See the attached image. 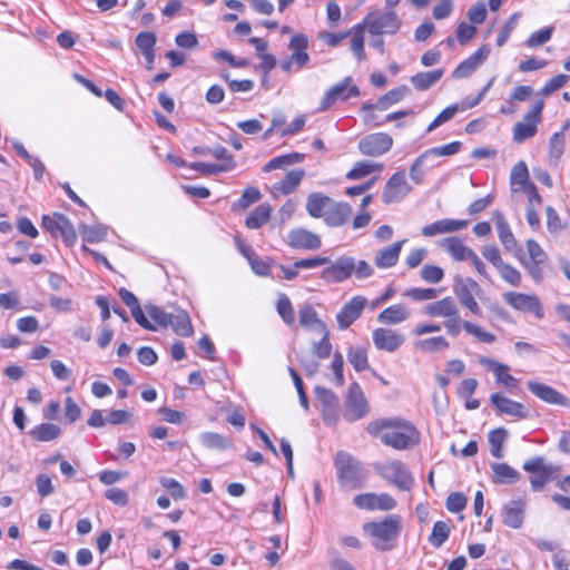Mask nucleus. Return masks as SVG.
Segmentation results:
<instances>
[{
  "label": "nucleus",
  "instance_id": "22",
  "mask_svg": "<svg viewBox=\"0 0 570 570\" xmlns=\"http://www.w3.org/2000/svg\"><path fill=\"white\" fill-rule=\"evenodd\" d=\"M527 386L533 395L546 403L563 406L569 404V400L564 395L549 385L537 381H528Z\"/></svg>",
  "mask_w": 570,
  "mask_h": 570
},
{
  "label": "nucleus",
  "instance_id": "53",
  "mask_svg": "<svg viewBox=\"0 0 570 570\" xmlns=\"http://www.w3.org/2000/svg\"><path fill=\"white\" fill-rule=\"evenodd\" d=\"M318 335H321V341L314 342L312 344L313 353L316 355L317 358H327L332 352V344L330 342L328 331L326 330L322 333H318Z\"/></svg>",
  "mask_w": 570,
  "mask_h": 570
},
{
  "label": "nucleus",
  "instance_id": "36",
  "mask_svg": "<svg viewBox=\"0 0 570 570\" xmlns=\"http://www.w3.org/2000/svg\"><path fill=\"white\" fill-rule=\"evenodd\" d=\"M409 316L410 312L405 306L395 304L383 309L379 314L377 321L382 324H397L405 321Z\"/></svg>",
  "mask_w": 570,
  "mask_h": 570
},
{
  "label": "nucleus",
  "instance_id": "39",
  "mask_svg": "<svg viewBox=\"0 0 570 570\" xmlns=\"http://www.w3.org/2000/svg\"><path fill=\"white\" fill-rule=\"evenodd\" d=\"M304 158H305V155L301 154V153H291V154L277 156V157L271 159L268 163H266L265 166L263 167V170L265 173H269V171L278 169V168H285L287 166L303 161Z\"/></svg>",
  "mask_w": 570,
  "mask_h": 570
},
{
  "label": "nucleus",
  "instance_id": "61",
  "mask_svg": "<svg viewBox=\"0 0 570 570\" xmlns=\"http://www.w3.org/2000/svg\"><path fill=\"white\" fill-rule=\"evenodd\" d=\"M428 160L429 159L426 155L423 153L413 161L410 167V177L416 185L421 184L424 179L422 167Z\"/></svg>",
  "mask_w": 570,
  "mask_h": 570
},
{
  "label": "nucleus",
  "instance_id": "10",
  "mask_svg": "<svg viewBox=\"0 0 570 570\" xmlns=\"http://www.w3.org/2000/svg\"><path fill=\"white\" fill-rule=\"evenodd\" d=\"M368 32L373 36L383 33L394 35L401 27V20L397 14L389 10L381 16L367 14L363 21Z\"/></svg>",
  "mask_w": 570,
  "mask_h": 570
},
{
  "label": "nucleus",
  "instance_id": "13",
  "mask_svg": "<svg viewBox=\"0 0 570 570\" xmlns=\"http://www.w3.org/2000/svg\"><path fill=\"white\" fill-rule=\"evenodd\" d=\"M393 146V138L385 132L364 136L358 141V149L365 156L377 157L387 153Z\"/></svg>",
  "mask_w": 570,
  "mask_h": 570
},
{
  "label": "nucleus",
  "instance_id": "54",
  "mask_svg": "<svg viewBox=\"0 0 570 570\" xmlns=\"http://www.w3.org/2000/svg\"><path fill=\"white\" fill-rule=\"evenodd\" d=\"M276 308L279 316L286 324L292 325L295 322L294 309L286 295L283 294L278 297Z\"/></svg>",
  "mask_w": 570,
  "mask_h": 570
},
{
  "label": "nucleus",
  "instance_id": "20",
  "mask_svg": "<svg viewBox=\"0 0 570 570\" xmlns=\"http://www.w3.org/2000/svg\"><path fill=\"white\" fill-rule=\"evenodd\" d=\"M490 401L498 413L514 416L518 419H527L528 412L524 405L520 402L513 401L502 393H494L491 395Z\"/></svg>",
  "mask_w": 570,
  "mask_h": 570
},
{
  "label": "nucleus",
  "instance_id": "35",
  "mask_svg": "<svg viewBox=\"0 0 570 570\" xmlns=\"http://www.w3.org/2000/svg\"><path fill=\"white\" fill-rule=\"evenodd\" d=\"M443 76L442 69H435L432 71L417 72L411 77V83L419 90H428L435 85Z\"/></svg>",
  "mask_w": 570,
  "mask_h": 570
},
{
  "label": "nucleus",
  "instance_id": "60",
  "mask_svg": "<svg viewBox=\"0 0 570 570\" xmlns=\"http://www.w3.org/2000/svg\"><path fill=\"white\" fill-rule=\"evenodd\" d=\"M456 111H458V106L456 105L446 107L428 126L426 132H431L434 129H436L439 126H441V125L445 124L446 121L451 120L454 117V115L456 114Z\"/></svg>",
  "mask_w": 570,
  "mask_h": 570
},
{
  "label": "nucleus",
  "instance_id": "57",
  "mask_svg": "<svg viewBox=\"0 0 570 570\" xmlns=\"http://www.w3.org/2000/svg\"><path fill=\"white\" fill-rule=\"evenodd\" d=\"M569 80V77L567 75L560 73L554 77H552L540 90V95L542 97H549L560 88H562Z\"/></svg>",
  "mask_w": 570,
  "mask_h": 570
},
{
  "label": "nucleus",
  "instance_id": "49",
  "mask_svg": "<svg viewBox=\"0 0 570 570\" xmlns=\"http://www.w3.org/2000/svg\"><path fill=\"white\" fill-rule=\"evenodd\" d=\"M347 358L357 372L368 367L367 354L362 347H351L347 352Z\"/></svg>",
  "mask_w": 570,
  "mask_h": 570
},
{
  "label": "nucleus",
  "instance_id": "45",
  "mask_svg": "<svg viewBox=\"0 0 570 570\" xmlns=\"http://www.w3.org/2000/svg\"><path fill=\"white\" fill-rule=\"evenodd\" d=\"M508 438V431L503 428L495 429L489 433V443L491 446V454L501 459L503 456V443Z\"/></svg>",
  "mask_w": 570,
  "mask_h": 570
},
{
  "label": "nucleus",
  "instance_id": "30",
  "mask_svg": "<svg viewBox=\"0 0 570 570\" xmlns=\"http://www.w3.org/2000/svg\"><path fill=\"white\" fill-rule=\"evenodd\" d=\"M402 245L403 240H400L379 250L374 259L375 265L379 268H390L394 266L399 261Z\"/></svg>",
  "mask_w": 570,
  "mask_h": 570
},
{
  "label": "nucleus",
  "instance_id": "41",
  "mask_svg": "<svg viewBox=\"0 0 570 570\" xmlns=\"http://www.w3.org/2000/svg\"><path fill=\"white\" fill-rule=\"evenodd\" d=\"M414 346L417 351L423 353H435L446 350L450 346V343L443 336H434L420 340L415 342Z\"/></svg>",
  "mask_w": 570,
  "mask_h": 570
},
{
  "label": "nucleus",
  "instance_id": "42",
  "mask_svg": "<svg viewBox=\"0 0 570 570\" xmlns=\"http://www.w3.org/2000/svg\"><path fill=\"white\" fill-rule=\"evenodd\" d=\"M365 23H358L353 27L350 31L352 35L351 49L360 61H363L366 57L364 51V30Z\"/></svg>",
  "mask_w": 570,
  "mask_h": 570
},
{
  "label": "nucleus",
  "instance_id": "50",
  "mask_svg": "<svg viewBox=\"0 0 570 570\" xmlns=\"http://www.w3.org/2000/svg\"><path fill=\"white\" fill-rule=\"evenodd\" d=\"M145 309L149 317L160 327L169 326L171 313L165 312L161 307L154 304H146Z\"/></svg>",
  "mask_w": 570,
  "mask_h": 570
},
{
  "label": "nucleus",
  "instance_id": "14",
  "mask_svg": "<svg viewBox=\"0 0 570 570\" xmlns=\"http://www.w3.org/2000/svg\"><path fill=\"white\" fill-rule=\"evenodd\" d=\"M411 190L412 187L409 185L404 171H396L386 181L382 193V200L384 204L400 202Z\"/></svg>",
  "mask_w": 570,
  "mask_h": 570
},
{
  "label": "nucleus",
  "instance_id": "8",
  "mask_svg": "<svg viewBox=\"0 0 570 570\" xmlns=\"http://www.w3.org/2000/svg\"><path fill=\"white\" fill-rule=\"evenodd\" d=\"M42 227L53 237H61L67 246H72L77 240L76 230L70 220L62 214L42 217Z\"/></svg>",
  "mask_w": 570,
  "mask_h": 570
},
{
  "label": "nucleus",
  "instance_id": "32",
  "mask_svg": "<svg viewBox=\"0 0 570 570\" xmlns=\"http://www.w3.org/2000/svg\"><path fill=\"white\" fill-rule=\"evenodd\" d=\"M491 469L495 484H513L520 479V473L507 463H492Z\"/></svg>",
  "mask_w": 570,
  "mask_h": 570
},
{
  "label": "nucleus",
  "instance_id": "23",
  "mask_svg": "<svg viewBox=\"0 0 570 570\" xmlns=\"http://www.w3.org/2000/svg\"><path fill=\"white\" fill-rule=\"evenodd\" d=\"M525 502L521 499L508 502L502 509V522L512 529H519L524 520Z\"/></svg>",
  "mask_w": 570,
  "mask_h": 570
},
{
  "label": "nucleus",
  "instance_id": "64",
  "mask_svg": "<svg viewBox=\"0 0 570 570\" xmlns=\"http://www.w3.org/2000/svg\"><path fill=\"white\" fill-rule=\"evenodd\" d=\"M261 198H262V194H261L259 189L256 187L249 186L243 191V194L238 200V206L240 208H247L252 204L258 202Z\"/></svg>",
  "mask_w": 570,
  "mask_h": 570
},
{
  "label": "nucleus",
  "instance_id": "12",
  "mask_svg": "<svg viewBox=\"0 0 570 570\" xmlns=\"http://www.w3.org/2000/svg\"><path fill=\"white\" fill-rule=\"evenodd\" d=\"M327 265L322 271L321 278L327 283H342L353 275L355 259L351 256H342Z\"/></svg>",
  "mask_w": 570,
  "mask_h": 570
},
{
  "label": "nucleus",
  "instance_id": "34",
  "mask_svg": "<svg viewBox=\"0 0 570 570\" xmlns=\"http://www.w3.org/2000/svg\"><path fill=\"white\" fill-rule=\"evenodd\" d=\"M442 246L454 261H468L473 250L466 247L459 237H448L442 240Z\"/></svg>",
  "mask_w": 570,
  "mask_h": 570
},
{
  "label": "nucleus",
  "instance_id": "37",
  "mask_svg": "<svg viewBox=\"0 0 570 570\" xmlns=\"http://www.w3.org/2000/svg\"><path fill=\"white\" fill-rule=\"evenodd\" d=\"M304 175L305 173L303 169H293L286 174L284 179L275 184L274 189L283 195H288L301 184Z\"/></svg>",
  "mask_w": 570,
  "mask_h": 570
},
{
  "label": "nucleus",
  "instance_id": "9",
  "mask_svg": "<svg viewBox=\"0 0 570 570\" xmlns=\"http://www.w3.org/2000/svg\"><path fill=\"white\" fill-rule=\"evenodd\" d=\"M503 299L515 311L532 313L537 318L544 316L542 304L534 294L507 292L503 294Z\"/></svg>",
  "mask_w": 570,
  "mask_h": 570
},
{
  "label": "nucleus",
  "instance_id": "62",
  "mask_svg": "<svg viewBox=\"0 0 570 570\" xmlns=\"http://www.w3.org/2000/svg\"><path fill=\"white\" fill-rule=\"evenodd\" d=\"M443 276V269L436 265H425L421 269V277L428 283H439L442 281Z\"/></svg>",
  "mask_w": 570,
  "mask_h": 570
},
{
  "label": "nucleus",
  "instance_id": "15",
  "mask_svg": "<svg viewBox=\"0 0 570 570\" xmlns=\"http://www.w3.org/2000/svg\"><path fill=\"white\" fill-rule=\"evenodd\" d=\"M351 77H346L343 81L331 87L324 95L320 110H327L336 100H346L350 97H356L360 95V89L355 85H351Z\"/></svg>",
  "mask_w": 570,
  "mask_h": 570
},
{
  "label": "nucleus",
  "instance_id": "17",
  "mask_svg": "<svg viewBox=\"0 0 570 570\" xmlns=\"http://www.w3.org/2000/svg\"><path fill=\"white\" fill-rule=\"evenodd\" d=\"M354 504L360 509L390 511L396 507V501L387 493H365L356 495Z\"/></svg>",
  "mask_w": 570,
  "mask_h": 570
},
{
  "label": "nucleus",
  "instance_id": "1",
  "mask_svg": "<svg viewBox=\"0 0 570 570\" xmlns=\"http://www.w3.org/2000/svg\"><path fill=\"white\" fill-rule=\"evenodd\" d=\"M367 432L380 436L381 441L395 450H405L420 442V432L409 421L402 419H383L368 423Z\"/></svg>",
  "mask_w": 570,
  "mask_h": 570
},
{
  "label": "nucleus",
  "instance_id": "51",
  "mask_svg": "<svg viewBox=\"0 0 570 570\" xmlns=\"http://www.w3.org/2000/svg\"><path fill=\"white\" fill-rule=\"evenodd\" d=\"M497 269L504 282L515 287L520 286L522 276L515 267L508 263H503Z\"/></svg>",
  "mask_w": 570,
  "mask_h": 570
},
{
  "label": "nucleus",
  "instance_id": "7",
  "mask_svg": "<svg viewBox=\"0 0 570 570\" xmlns=\"http://www.w3.org/2000/svg\"><path fill=\"white\" fill-rule=\"evenodd\" d=\"M523 469L531 473L530 484L533 491H541L544 485L559 472V466L548 465L542 456L533 458L523 464Z\"/></svg>",
  "mask_w": 570,
  "mask_h": 570
},
{
  "label": "nucleus",
  "instance_id": "43",
  "mask_svg": "<svg viewBox=\"0 0 570 570\" xmlns=\"http://www.w3.org/2000/svg\"><path fill=\"white\" fill-rule=\"evenodd\" d=\"M510 181L513 191H518L531 183L529 181V171L524 161L521 160L513 166L510 175Z\"/></svg>",
  "mask_w": 570,
  "mask_h": 570
},
{
  "label": "nucleus",
  "instance_id": "59",
  "mask_svg": "<svg viewBox=\"0 0 570 570\" xmlns=\"http://www.w3.org/2000/svg\"><path fill=\"white\" fill-rule=\"evenodd\" d=\"M553 27H547L539 31L533 32L527 40V46L530 48L539 47L551 39Z\"/></svg>",
  "mask_w": 570,
  "mask_h": 570
},
{
  "label": "nucleus",
  "instance_id": "40",
  "mask_svg": "<svg viewBox=\"0 0 570 570\" xmlns=\"http://www.w3.org/2000/svg\"><path fill=\"white\" fill-rule=\"evenodd\" d=\"M60 428L53 423H42L30 431V435L40 442L55 440L60 435Z\"/></svg>",
  "mask_w": 570,
  "mask_h": 570
},
{
  "label": "nucleus",
  "instance_id": "4",
  "mask_svg": "<svg viewBox=\"0 0 570 570\" xmlns=\"http://www.w3.org/2000/svg\"><path fill=\"white\" fill-rule=\"evenodd\" d=\"M425 314L430 316H442L445 318L443 326L448 334L455 337L461 331V317L454 299L450 296L428 304L424 307Z\"/></svg>",
  "mask_w": 570,
  "mask_h": 570
},
{
  "label": "nucleus",
  "instance_id": "6",
  "mask_svg": "<svg viewBox=\"0 0 570 570\" xmlns=\"http://www.w3.org/2000/svg\"><path fill=\"white\" fill-rule=\"evenodd\" d=\"M543 107V99L535 101L531 109L523 116L522 120L514 125L513 140L515 142L521 144L537 134V127L541 121Z\"/></svg>",
  "mask_w": 570,
  "mask_h": 570
},
{
  "label": "nucleus",
  "instance_id": "2",
  "mask_svg": "<svg viewBox=\"0 0 570 570\" xmlns=\"http://www.w3.org/2000/svg\"><path fill=\"white\" fill-rule=\"evenodd\" d=\"M363 529L376 550L390 551L396 546L402 530L401 517L392 514L381 521L365 523Z\"/></svg>",
  "mask_w": 570,
  "mask_h": 570
},
{
  "label": "nucleus",
  "instance_id": "31",
  "mask_svg": "<svg viewBox=\"0 0 570 570\" xmlns=\"http://www.w3.org/2000/svg\"><path fill=\"white\" fill-rule=\"evenodd\" d=\"M332 198L321 193H313L307 197L306 210L312 217L325 218L326 213L328 212L330 206L332 204Z\"/></svg>",
  "mask_w": 570,
  "mask_h": 570
},
{
  "label": "nucleus",
  "instance_id": "3",
  "mask_svg": "<svg viewBox=\"0 0 570 570\" xmlns=\"http://www.w3.org/2000/svg\"><path fill=\"white\" fill-rule=\"evenodd\" d=\"M334 465L338 482L342 485L350 489H358L362 487L364 480L362 464L350 453L338 451L334 458Z\"/></svg>",
  "mask_w": 570,
  "mask_h": 570
},
{
  "label": "nucleus",
  "instance_id": "33",
  "mask_svg": "<svg viewBox=\"0 0 570 570\" xmlns=\"http://www.w3.org/2000/svg\"><path fill=\"white\" fill-rule=\"evenodd\" d=\"M169 326L173 331L184 337H189L194 334V328L189 315L184 309H177L176 313H171Z\"/></svg>",
  "mask_w": 570,
  "mask_h": 570
},
{
  "label": "nucleus",
  "instance_id": "58",
  "mask_svg": "<svg viewBox=\"0 0 570 570\" xmlns=\"http://www.w3.org/2000/svg\"><path fill=\"white\" fill-rule=\"evenodd\" d=\"M159 483L169 491L175 500L184 499L186 497L184 487L177 480L163 476L159 479Z\"/></svg>",
  "mask_w": 570,
  "mask_h": 570
},
{
  "label": "nucleus",
  "instance_id": "38",
  "mask_svg": "<svg viewBox=\"0 0 570 570\" xmlns=\"http://www.w3.org/2000/svg\"><path fill=\"white\" fill-rule=\"evenodd\" d=\"M272 214V206L269 204H261L246 217L245 225L248 228L256 229L268 222Z\"/></svg>",
  "mask_w": 570,
  "mask_h": 570
},
{
  "label": "nucleus",
  "instance_id": "5",
  "mask_svg": "<svg viewBox=\"0 0 570 570\" xmlns=\"http://www.w3.org/2000/svg\"><path fill=\"white\" fill-rule=\"evenodd\" d=\"M375 471L389 483L401 491H410L414 485V479L403 462L393 460L375 466Z\"/></svg>",
  "mask_w": 570,
  "mask_h": 570
},
{
  "label": "nucleus",
  "instance_id": "16",
  "mask_svg": "<svg viewBox=\"0 0 570 570\" xmlns=\"http://www.w3.org/2000/svg\"><path fill=\"white\" fill-rule=\"evenodd\" d=\"M366 298L364 296H354L344 306L336 315V321L340 330H346L351 324H353L362 314L365 305Z\"/></svg>",
  "mask_w": 570,
  "mask_h": 570
},
{
  "label": "nucleus",
  "instance_id": "47",
  "mask_svg": "<svg viewBox=\"0 0 570 570\" xmlns=\"http://www.w3.org/2000/svg\"><path fill=\"white\" fill-rule=\"evenodd\" d=\"M202 443L208 449H216L219 451L226 450L230 446L229 440L224 435L214 432H206L200 435Z\"/></svg>",
  "mask_w": 570,
  "mask_h": 570
},
{
  "label": "nucleus",
  "instance_id": "19",
  "mask_svg": "<svg viewBox=\"0 0 570 570\" xmlns=\"http://www.w3.org/2000/svg\"><path fill=\"white\" fill-rule=\"evenodd\" d=\"M287 244L292 248L315 250L321 247L322 242L317 234L304 228H297L288 233Z\"/></svg>",
  "mask_w": 570,
  "mask_h": 570
},
{
  "label": "nucleus",
  "instance_id": "56",
  "mask_svg": "<svg viewBox=\"0 0 570 570\" xmlns=\"http://www.w3.org/2000/svg\"><path fill=\"white\" fill-rule=\"evenodd\" d=\"M156 41V35L149 31L140 32L136 37V46L139 48L141 53L155 51Z\"/></svg>",
  "mask_w": 570,
  "mask_h": 570
},
{
  "label": "nucleus",
  "instance_id": "55",
  "mask_svg": "<svg viewBox=\"0 0 570 570\" xmlns=\"http://www.w3.org/2000/svg\"><path fill=\"white\" fill-rule=\"evenodd\" d=\"M461 326L471 335L475 336L479 341L483 343H493L495 341V336L492 333L483 331L479 325L471 323L469 321H464L461 323Z\"/></svg>",
  "mask_w": 570,
  "mask_h": 570
},
{
  "label": "nucleus",
  "instance_id": "26",
  "mask_svg": "<svg viewBox=\"0 0 570 570\" xmlns=\"http://www.w3.org/2000/svg\"><path fill=\"white\" fill-rule=\"evenodd\" d=\"M493 220L498 230V236L501 244L507 250H512L517 246V239L509 226L508 220L500 210L492 213Z\"/></svg>",
  "mask_w": 570,
  "mask_h": 570
},
{
  "label": "nucleus",
  "instance_id": "29",
  "mask_svg": "<svg viewBox=\"0 0 570 570\" xmlns=\"http://www.w3.org/2000/svg\"><path fill=\"white\" fill-rule=\"evenodd\" d=\"M298 321L303 327L312 330L316 334L327 330L325 323L318 318L316 311L309 304H305L299 308Z\"/></svg>",
  "mask_w": 570,
  "mask_h": 570
},
{
  "label": "nucleus",
  "instance_id": "44",
  "mask_svg": "<svg viewBox=\"0 0 570 570\" xmlns=\"http://www.w3.org/2000/svg\"><path fill=\"white\" fill-rule=\"evenodd\" d=\"M382 168V164H375L367 160L357 161L354 165V167L347 173L346 177L348 179H361L376 170H381Z\"/></svg>",
  "mask_w": 570,
  "mask_h": 570
},
{
  "label": "nucleus",
  "instance_id": "25",
  "mask_svg": "<svg viewBox=\"0 0 570 570\" xmlns=\"http://www.w3.org/2000/svg\"><path fill=\"white\" fill-rule=\"evenodd\" d=\"M373 342L376 348L394 352L404 342L402 335L389 328H376L373 331Z\"/></svg>",
  "mask_w": 570,
  "mask_h": 570
},
{
  "label": "nucleus",
  "instance_id": "21",
  "mask_svg": "<svg viewBox=\"0 0 570 570\" xmlns=\"http://www.w3.org/2000/svg\"><path fill=\"white\" fill-rule=\"evenodd\" d=\"M490 55V47L488 45L482 46L472 56L462 61L452 73L455 79H462L473 73L476 68L484 62Z\"/></svg>",
  "mask_w": 570,
  "mask_h": 570
},
{
  "label": "nucleus",
  "instance_id": "52",
  "mask_svg": "<svg viewBox=\"0 0 570 570\" xmlns=\"http://www.w3.org/2000/svg\"><path fill=\"white\" fill-rule=\"evenodd\" d=\"M462 144L460 141H453L444 146L433 147L424 151L428 159L431 157H445L452 156L460 151Z\"/></svg>",
  "mask_w": 570,
  "mask_h": 570
},
{
  "label": "nucleus",
  "instance_id": "24",
  "mask_svg": "<svg viewBox=\"0 0 570 570\" xmlns=\"http://www.w3.org/2000/svg\"><path fill=\"white\" fill-rule=\"evenodd\" d=\"M409 92V88L406 86H401L399 88L392 89L380 99L372 104V102H364L361 107V111H372V110H380L384 111L392 105L401 101Z\"/></svg>",
  "mask_w": 570,
  "mask_h": 570
},
{
  "label": "nucleus",
  "instance_id": "28",
  "mask_svg": "<svg viewBox=\"0 0 570 570\" xmlns=\"http://www.w3.org/2000/svg\"><path fill=\"white\" fill-rule=\"evenodd\" d=\"M289 49L292 50L291 61H294L297 67L305 66L309 56L307 53L308 40L303 33L294 36L289 41Z\"/></svg>",
  "mask_w": 570,
  "mask_h": 570
},
{
  "label": "nucleus",
  "instance_id": "11",
  "mask_svg": "<svg viewBox=\"0 0 570 570\" xmlns=\"http://www.w3.org/2000/svg\"><path fill=\"white\" fill-rule=\"evenodd\" d=\"M345 405L346 410L344 412V419L348 422L360 420L368 412L367 401L361 390V386L356 382H353L348 386Z\"/></svg>",
  "mask_w": 570,
  "mask_h": 570
},
{
  "label": "nucleus",
  "instance_id": "63",
  "mask_svg": "<svg viewBox=\"0 0 570 570\" xmlns=\"http://www.w3.org/2000/svg\"><path fill=\"white\" fill-rule=\"evenodd\" d=\"M547 214V227L550 233H558L566 228V224L562 223L560 216L556 212V209L551 206L546 208Z\"/></svg>",
  "mask_w": 570,
  "mask_h": 570
},
{
  "label": "nucleus",
  "instance_id": "18",
  "mask_svg": "<svg viewBox=\"0 0 570 570\" xmlns=\"http://www.w3.org/2000/svg\"><path fill=\"white\" fill-rule=\"evenodd\" d=\"M479 289V284L472 279H460L454 286V293L458 296L462 306L466 307L471 313L479 315L481 308L474 298L473 293Z\"/></svg>",
  "mask_w": 570,
  "mask_h": 570
},
{
  "label": "nucleus",
  "instance_id": "27",
  "mask_svg": "<svg viewBox=\"0 0 570 570\" xmlns=\"http://www.w3.org/2000/svg\"><path fill=\"white\" fill-rule=\"evenodd\" d=\"M352 215V207L346 203L332 200L328 212L324 218L328 226L337 227L344 225Z\"/></svg>",
  "mask_w": 570,
  "mask_h": 570
},
{
  "label": "nucleus",
  "instance_id": "48",
  "mask_svg": "<svg viewBox=\"0 0 570 570\" xmlns=\"http://www.w3.org/2000/svg\"><path fill=\"white\" fill-rule=\"evenodd\" d=\"M503 368H499L493 374L495 375V382L510 391H518L520 389V382L518 379L509 373V366L502 363Z\"/></svg>",
  "mask_w": 570,
  "mask_h": 570
},
{
  "label": "nucleus",
  "instance_id": "46",
  "mask_svg": "<svg viewBox=\"0 0 570 570\" xmlns=\"http://www.w3.org/2000/svg\"><path fill=\"white\" fill-rule=\"evenodd\" d=\"M450 532L451 527L448 522L436 521L429 537V541L433 547L440 548L449 539Z\"/></svg>",
  "mask_w": 570,
  "mask_h": 570
}]
</instances>
